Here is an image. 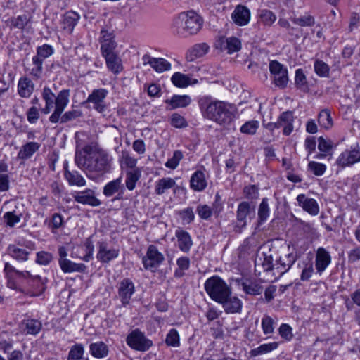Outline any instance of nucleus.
<instances>
[{
  "instance_id": "obj_35",
  "label": "nucleus",
  "mask_w": 360,
  "mask_h": 360,
  "mask_svg": "<svg viewBox=\"0 0 360 360\" xmlns=\"http://www.w3.org/2000/svg\"><path fill=\"white\" fill-rule=\"evenodd\" d=\"M7 252L12 258L21 262L27 261L30 255V252L18 248L15 245H9L7 248Z\"/></svg>"
},
{
  "instance_id": "obj_10",
  "label": "nucleus",
  "mask_w": 360,
  "mask_h": 360,
  "mask_svg": "<svg viewBox=\"0 0 360 360\" xmlns=\"http://www.w3.org/2000/svg\"><path fill=\"white\" fill-rule=\"evenodd\" d=\"M108 91L105 89H97L89 95L86 102L92 104V108L98 112L103 114L108 107L105 103V99L108 95Z\"/></svg>"
},
{
  "instance_id": "obj_26",
  "label": "nucleus",
  "mask_w": 360,
  "mask_h": 360,
  "mask_svg": "<svg viewBox=\"0 0 360 360\" xmlns=\"http://www.w3.org/2000/svg\"><path fill=\"white\" fill-rule=\"evenodd\" d=\"M17 88L20 97L28 98L34 92V84L30 78L22 77L18 80Z\"/></svg>"
},
{
  "instance_id": "obj_37",
  "label": "nucleus",
  "mask_w": 360,
  "mask_h": 360,
  "mask_svg": "<svg viewBox=\"0 0 360 360\" xmlns=\"http://www.w3.org/2000/svg\"><path fill=\"white\" fill-rule=\"evenodd\" d=\"M209 50V46L205 43L197 44L189 51L186 58L188 60L193 61L195 58H200L205 55Z\"/></svg>"
},
{
  "instance_id": "obj_23",
  "label": "nucleus",
  "mask_w": 360,
  "mask_h": 360,
  "mask_svg": "<svg viewBox=\"0 0 360 360\" xmlns=\"http://www.w3.org/2000/svg\"><path fill=\"white\" fill-rule=\"evenodd\" d=\"M250 212L251 207L250 202L243 201L238 205L236 211L237 224L236 228H239L240 231H241V229L247 226L246 218L250 214Z\"/></svg>"
},
{
  "instance_id": "obj_15",
  "label": "nucleus",
  "mask_w": 360,
  "mask_h": 360,
  "mask_svg": "<svg viewBox=\"0 0 360 360\" xmlns=\"http://www.w3.org/2000/svg\"><path fill=\"white\" fill-rule=\"evenodd\" d=\"M134 291V284L129 278H124L120 281L118 286V295L124 307L129 303Z\"/></svg>"
},
{
  "instance_id": "obj_25",
  "label": "nucleus",
  "mask_w": 360,
  "mask_h": 360,
  "mask_svg": "<svg viewBox=\"0 0 360 360\" xmlns=\"http://www.w3.org/2000/svg\"><path fill=\"white\" fill-rule=\"evenodd\" d=\"M191 98L188 95H173L170 99L165 100L167 104V110H174L179 108H186L191 103Z\"/></svg>"
},
{
  "instance_id": "obj_51",
  "label": "nucleus",
  "mask_w": 360,
  "mask_h": 360,
  "mask_svg": "<svg viewBox=\"0 0 360 360\" xmlns=\"http://www.w3.org/2000/svg\"><path fill=\"white\" fill-rule=\"evenodd\" d=\"M314 71L320 77H327L329 75L330 68L325 62L316 60L314 62Z\"/></svg>"
},
{
  "instance_id": "obj_57",
  "label": "nucleus",
  "mask_w": 360,
  "mask_h": 360,
  "mask_svg": "<svg viewBox=\"0 0 360 360\" xmlns=\"http://www.w3.org/2000/svg\"><path fill=\"white\" fill-rule=\"evenodd\" d=\"M32 63L34 67L30 70V75L36 79L41 77L43 70V61L38 59L37 57L32 58Z\"/></svg>"
},
{
  "instance_id": "obj_62",
  "label": "nucleus",
  "mask_w": 360,
  "mask_h": 360,
  "mask_svg": "<svg viewBox=\"0 0 360 360\" xmlns=\"http://www.w3.org/2000/svg\"><path fill=\"white\" fill-rule=\"evenodd\" d=\"M170 123L172 126L176 128H183L187 126V122L185 118L177 113H174L172 115Z\"/></svg>"
},
{
  "instance_id": "obj_46",
  "label": "nucleus",
  "mask_w": 360,
  "mask_h": 360,
  "mask_svg": "<svg viewBox=\"0 0 360 360\" xmlns=\"http://www.w3.org/2000/svg\"><path fill=\"white\" fill-rule=\"evenodd\" d=\"M22 325L25 326V330L27 333L32 335L37 334L41 328V322L36 319L26 320L22 323Z\"/></svg>"
},
{
  "instance_id": "obj_45",
  "label": "nucleus",
  "mask_w": 360,
  "mask_h": 360,
  "mask_svg": "<svg viewBox=\"0 0 360 360\" xmlns=\"http://www.w3.org/2000/svg\"><path fill=\"white\" fill-rule=\"evenodd\" d=\"M151 68L157 72H163L171 69V64L162 58H155L153 60Z\"/></svg>"
},
{
  "instance_id": "obj_40",
  "label": "nucleus",
  "mask_w": 360,
  "mask_h": 360,
  "mask_svg": "<svg viewBox=\"0 0 360 360\" xmlns=\"http://www.w3.org/2000/svg\"><path fill=\"white\" fill-rule=\"evenodd\" d=\"M243 290L248 295H257L263 291V288L255 281H245L241 283Z\"/></svg>"
},
{
  "instance_id": "obj_20",
  "label": "nucleus",
  "mask_w": 360,
  "mask_h": 360,
  "mask_svg": "<svg viewBox=\"0 0 360 360\" xmlns=\"http://www.w3.org/2000/svg\"><path fill=\"white\" fill-rule=\"evenodd\" d=\"M216 47L221 51H226L229 54L238 51L241 49L240 41L234 37L225 38L220 37L216 43Z\"/></svg>"
},
{
  "instance_id": "obj_53",
  "label": "nucleus",
  "mask_w": 360,
  "mask_h": 360,
  "mask_svg": "<svg viewBox=\"0 0 360 360\" xmlns=\"http://www.w3.org/2000/svg\"><path fill=\"white\" fill-rule=\"evenodd\" d=\"M274 319L268 316L264 315L262 319V328L263 333L265 335L272 334L274 331Z\"/></svg>"
},
{
  "instance_id": "obj_60",
  "label": "nucleus",
  "mask_w": 360,
  "mask_h": 360,
  "mask_svg": "<svg viewBox=\"0 0 360 360\" xmlns=\"http://www.w3.org/2000/svg\"><path fill=\"white\" fill-rule=\"evenodd\" d=\"M260 20L266 25H271L276 20V15L269 10H262L259 14Z\"/></svg>"
},
{
  "instance_id": "obj_32",
  "label": "nucleus",
  "mask_w": 360,
  "mask_h": 360,
  "mask_svg": "<svg viewBox=\"0 0 360 360\" xmlns=\"http://www.w3.org/2000/svg\"><path fill=\"white\" fill-rule=\"evenodd\" d=\"M62 271L65 274L72 272H84L86 266L84 264H77L66 259H63L58 263Z\"/></svg>"
},
{
  "instance_id": "obj_52",
  "label": "nucleus",
  "mask_w": 360,
  "mask_h": 360,
  "mask_svg": "<svg viewBox=\"0 0 360 360\" xmlns=\"http://www.w3.org/2000/svg\"><path fill=\"white\" fill-rule=\"evenodd\" d=\"M259 128V122L257 120H250L243 124L240 131L243 134L253 135Z\"/></svg>"
},
{
  "instance_id": "obj_55",
  "label": "nucleus",
  "mask_w": 360,
  "mask_h": 360,
  "mask_svg": "<svg viewBox=\"0 0 360 360\" xmlns=\"http://www.w3.org/2000/svg\"><path fill=\"white\" fill-rule=\"evenodd\" d=\"M53 53V49L51 46L44 44L39 46L37 49V55L34 57H37L38 59L44 62V60L49 56H51Z\"/></svg>"
},
{
  "instance_id": "obj_21",
  "label": "nucleus",
  "mask_w": 360,
  "mask_h": 360,
  "mask_svg": "<svg viewBox=\"0 0 360 360\" xmlns=\"http://www.w3.org/2000/svg\"><path fill=\"white\" fill-rule=\"evenodd\" d=\"M296 199L298 205L310 215L316 216L319 214V206L315 199L307 198L304 194L298 195Z\"/></svg>"
},
{
  "instance_id": "obj_19",
  "label": "nucleus",
  "mask_w": 360,
  "mask_h": 360,
  "mask_svg": "<svg viewBox=\"0 0 360 360\" xmlns=\"http://www.w3.org/2000/svg\"><path fill=\"white\" fill-rule=\"evenodd\" d=\"M218 303L221 304L227 314L240 313L242 309L243 302L236 296H233L232 293L226 295Z\"/></svg>"
},
{
  "instance_id": "obj_61",
  "label": "nucleus",
  "mask_w": 360,
  "mask_h": 360,
  "mask_svg": "<svg viewBox=\"0 0 360 360\" xmlns=\"http://www.w3.org/2000/svg\"><path fill=\"white\" fill-rule=\"evenodd\" d=\"M165 342L167 345L178 347L179 345V335L176 329H171L167 335Z\"/></svg>"
},
{
  "instance_id": "obj_1",
  "label": "nucleus",
  "mask_w": 360,
  "mask_h": 360,
  "mask_svg": "<svg viewBox=\"0 0 360 360\" xmlns=\"http://www.w3.org/2000/svg\"><path fill=\"white\" fill-rule=\"evenodd\" d=\"M112 157L96 143L86 145L82 152L77 151L75 162L88 176L94 178L109 173L112 169Z\"/></svg>"
},
{
  "instance_id": "obj_14",
  "label": "nucleus",
  "mask_w": 360,
  "mask_h": 360,
  "mask_svg": "<svg viewBox=\"0 0 360 360\" xmlns=\"http://www.w3.org/2000/svg\"><path fill=\"white\" fill-rule=\"evenodd\" d=\"M297 259L296 256L292 253H288L280 256L275 261L274 274L279 276L286 273L293 265Z\"/></svg>"
},
{
  "instance_id": "obj_24",
  "label": "nucleus",
  "mask_w": 360,
  "mask_h": 360,
  "mask_svg": "<svg viewBox=\"0 0 360 360\" xmlns=\"http://www.w3.org/2000/svg\"><path fill=\"white\" fill-rule=\"evenodd\" d=\"M175 236L179 249L184 253H188L193 245V240L189 233L183 229H177L175 231Z\"/></svg>"
},
{
  "instance_id": "obj_18",
  "label": "nucleus",
  "mask_w": 360,
  "mask_h": 360,
  "mask_svg": "<svg viewBox=\"0 0 360 360\" xmlns=\"http://www.w3.org/2000/svg\"><path fill=\"white\" fill-rule=\"evenodd\" d=\"M330 263L331 256L330 252L323 247L318 248L315 256V266L317 273L321 275Z\"/></svg>"
},
{
  "instance_id": "obj_63",
  "label": "nucleus",
  "mask_w": 360,
  "mask_h": 360,
  "mask_svg": "<svg viewBox=\"0 0 360 360\" xmlns=\"http://www.w3.org/2000/svg\"><path fill=\"white\" fill-rule=\"evenodd\" d=\"M278 332L279 335L288 341L290 340L293 337L292 328L286 323H282L280 326Z\"/></svg>"
},
{
  "instance_id": "obj_64",
  "label": "nucleus",
  "mask_w": 360,
  "mask_h": 360,
  "mask_svg": "<svg viewBox=\"0 0 360 360\" xmlns=\"http://www.w3.org/2000/svg\"><path fill=\"white\" fill-rule=\"evenodd\" d=\"M41 95L46 104L49 105L55 104L56 96L49 87L45 86L42 90Z\"/></svg>"
},
{
  "instance_id": "obj_6",
  "label": "nucleus",
  "mask_w": 360,
  "mask_h": 360,
  "mask_svg": "<svg viewBox=\"0 0 360 360\" xmlns=\"http://www.w3.org/2000/svg\"><path fill=\"white\" fill-rule=\"evenodd\" d=\"M269 71L274 84L281 89L286 87L288 82L287 68L277 60H271L269 63Z\"/></svg>"
},
{
  "instance_id": "obj_29",
  "label": "nucleus",
  "mask_w": 360,
  "mask_h": 360,
  "mask_svg": "<svg viewBox=\"0 0 360 360\" xmlns=\"http://www.w3.org/2000/svg\"><path fill=\"white\" fill-rule=\"evenodd\" d=\"M171 81L175 86L179 88H185L198 83L197 79H194L188 75H185L179 72H175L172 76Z\"/></svg>"
},
{
  "instance_id": "obj_41",
  "label": "nucleus",
  "mask_w": 360,
  "mask_h": 360,
  "mask_svg": "<svg viewBox=\"0 0 360 360\" xmlns=\"http://www.w3.org/2000/svg\"><path fill=\"white\" fill-rule=\"evenodd\" d=\"M141 172L140 169H134L127 172L125 184L129 191L134 189L136 183L141 177Z\"/></svg>"
},
{
  "instance_id": "obj_27",
  "label": "nucleus",
  "mask_w": 360,
  "mask_h": 360,
  "mask_svg": "<svg viewBox=\"0 0 360 360\" xmlns=\"http://www.w3.org/2000/svg\"><path fill=\"white\" fill-rule=\"evenodd\" d=\"M105 60L108 69L115 75H118L123 70L122 59L118 54L115 52L105 56H103Z\"/></svg>"
},
{
  "instance_id": "obj_3",
  "label": "nucleus",
  "mask_w": 360,
  "mask_h": 360,
  "mask_svg": "<svg viewBox=\"0 0 360 360\" xmlns=\"http://www.w3.org/2000/svg\"><path fill=\"white\" fill-rule=\"evenodd\" d=\"M202 18L193 11L181 13L173 20L172 32L181 37L186 38L197 34L202 28Z\"/></svg>"
},
{
  "instance_id": "obj_34",
  "label": "nucleus",
  "mask_w": 360,
  "mask_h": 360,
  "mask_svg": "<svg viewBox=\"0 0 360 360\" xmlns=\"http://www.w3.org/2000/svg\"><path fill=\"white\" fill-rule=\"evenodd\" d=\"M64 176L70 185L84 186L86 184L84 178L77 171L70 172L68 169L67 165L64 166Z\"/></svg>"
},
{
  "instance_id": "obj_50",
  "label": "nucleus",
  "mask_w": 360,
  "mask_h": 360,
  "mask_svg": "<svg viewBox=\"0 0 360 360\" xmlns=\"http://www.w3.org/2000/svg\"><path fill=\"white\" fill-rule=\"evenodd\" d=\"M22 214H17L15 211L7 212L4 214L3 219L7 226L13 227L20 222Z\"/></svg>"
},
{
  "instance_id": "obj_5",
  "label": "nucleus",
  "mask_w": 360,
  "mask_h": 360,
  "mask_svg": "<svg viewBox=\"0 0 360 360\" xmlns=\"http://www.w3.org/2000/svg\"><path fill=\"white\" fill-rule=\"evenodd\" d=\"M126 342L131 349L140 352H146L153 345V342L139 329H135L129 333L126 338Z\"/></svg>"
},
{
  "instance_id": "obj_7",
  "label": "nucleus",
  "mask_w": 360,
  "mask_h": 360,
  "mask_svg": "<svg viewBox=\"0 0 360 360\" xmlns=\"http://www.w3.org/2000/svg\"><path fill=\"white\" fill-rule=\"evenodd\" d=\"M360 162V147L358 144L342 151L336 160V164L342 167H352Z\"/></svg>"
},
{
  "instance_id": "obj_22",
  "label": "nucleus",
  "mask_w": 360,
  "mask_h": 360,
  "mask_svg": "<svg viewBox=\"0 0 360 360\" xmlns=\"http://www.w3.org/2000/svg\"><path fill=\"white\" fill-rule=\"evenodd\" d=\"M231 19L237 25L245 26L250 22V11L247 6L239 4L231 13Z\"/></svg>"
},
{
  "instance_id": "obj_48",
  "label": "nucleus",
  "mask_w": 360,
  "mask_h": 360,
  "mask_svg": "<svg viewBox=\"0 0 360 360\" xmlns=\"http://www.w3.org/2000/svg\"><path fill=\"white\" fill-rule=\"evenodd\" d=\"M84 354V347L82 344H75L68 353V360H81Z\"/></svg>"
},
{
  "instance_id": "obj_58",
  "label": "nucleus",
  "mask_w": 360,
  "mask_h": 360,
  "mask_svg": "<svg viewBox=\"0 0 360 360\" xmlns=\"http://www.w3.org/2000/svg\"><path fill=\"white\" fill-rule=\"evenodd\" d=\"M36 256V262L44 266L49 264L53 259V255L46 251L38 252Z\"/></svg>"
},
{
  "instance_id": "obj_36",
  "label": "nucleus",
  "mask_w": 360,
  "mask_h": 360,
  "mask_svg": "<svg viewBox=\"0 0 360 360\" xmlns=\"http://www.w3.org/2000/svg\"><path fill=\"white\" fill-rule=\"evenodd\" d=\"M91 354L98 359L105 357L108 354V346L103 342L91 343L89 346Z\"/></svg>"
},
{
  "instance_id": "obj_13",
  "label": "nucleus",
  "mask_w": 360,
  "mask_h": 360,
  "mask_svg": "<svg viewBox=\"0 0 360 360\" xmlns=\"http://www.w3.org/2000/svg\"><path fill=\"white\" fill-rule=\"evenodd\" d=\"M124 186L122 184V177L120 176L108 182L103 188V195L106 197H111L117 194L115 200H121L123 198Z\"/></svg>"
},
{
  "instance_id": "obj_28",
  "label": "nucleus",
  "mask_w": 360,
  "mask_h": 360,
  "mask_svg": "<svg viewBox=\"0 0 360 360\" xmlns=\"http://www.w3.org/2000/svg\"><path fill=\"white\" fill-rule=\"evenodd\" d=\"M207 186L205 173L201 170L195 171L190 179V187L195 191H202Z\"/></svg>"
},
{
  "instance_id": "obj_43",
  "label": "nucleus",
  "mask_w": 360,
  "mask_h": 360,
  "mask_svg": "<svg viewBox=\"0 0 360 360\" xmlns=\"http://www.w3.org/2000/svg\"><path fill=\"white\" fill-rule=\"evenodd\" d=\"M278 346V343L276 342L263 344L259 346L257 348L252 349L250 352L252 356H257L260 354H266L270 352L274 349H276Z\"/></svg>"
},
{
  "instance_id": "obj_8",
  "label": "nucleus",
  "mask_w": 360,
  "mask_h": 360,
  "mask_svg": "<svg viewBox=\"0 0 360 360\" xmlns=\"http://www.w3.org/2000/svg\"><path fill=\"white\" fill-rule=\"evenodd\" d=\"M164 259L163 255L158 251L157 247L150 245L148 248L146 256L142 259V262L146 269L155 271Z\"/></svg>"
},
{
  "instance_id": "obj_33",
  "label": "nucleus",
  "mask_w": 360,
  "mask_h": 360,
  "mask_svg": "<svg viewBox=\"0 0 360 360\" xmlns=\"http://www.w3.org/2000/svg\"><path fill=\"white\" fill-rule=\"evenodd\" d=\"M176 186V181L170 177H165L158 180L155 186V193L161 195L167 190L174 188Z\"/></svg>"
},
{
  "instance_id": "obj_9",
  "label": "nucleus",
  "mask_w": 360,
  "mask_h": 360,
  "mask_svg": "<svg viewBox=\"0 0 360 360\" xmlns=\"http://www.w3.org/2000/svg\"><path fill=\"white\" fill-rule=\"evenodd\" d=\"M98 252L96 259L103 264H108L117 259L120 255V250L115 248H109L108 243L105 240H99L96 243Z\"/></svg>"
},
{
  "instance_id": "obj_16",
  "label": "nucleus",
  "mask_w": 360,
  "mask_h": 360,
  "mask_svg": "<svg viewBox=\"0 0 360 360\" xmlns=\"http://www.w3.org/2000/svg\"><path fill=\"white\" fill-rule=\"evenodd\" d=\"M100 43L102 56L115 52V50L117 47V43L114 39L112 33L108 32L105 30H101Z\"/></svg>"
},
{
  "instance_id": "obj_17",
  "label": "nucleus",
  "mask_w": 360,
  "mask_h": 360,
  "mask_svg": "<svg viewBox=\"0 0 360 360\" xmlns=\"http://www.w3.org/2000/svg\"><path fill=\"white\" fill-rule=\"evenodd\" d=\"M25 278L27 280V284L30 287L27 294L32 297H36L44 292L46 289L45 280L42 279L40 276H32L30 274V276Z\"/></svg>"
},
{
  "instance_id": "obj_39",
  "label": "nucleus",
  "mask_w": 360,
  "mask_h": 360,
  "mask_svg": "<svg viewBox=\"0 0 360 360\" xmlns=\"http://www.w3.org/2000/svg\"><path fill=\"white\" fill-rule=\"evenodd\" d=\"M82 115V112L80 110H71L65 112V113H62L58 116V120L57 121L55 120H49L51 123L56 124L60 123L64 124L68 122L72 121Z\"/></svg>"
},
{
  "instance_id": "obj_11",
  "label": "nucleus",
  "mask_w": 360,
  "mask_h": 360,
  "mask_svg": "<svg viewBox=\"0 0 360 360\" xmlns=\"http://www.w3.org/2000/svg\"><path fill=\"white\" fill-rule=\"evenodd\" d=\"M69 89H63L58 94L55 98V110L49 117V120H58V116L63 112L69 103Z\"/></svg>"
},
{
  "instance_id": "obj_31",
  "label": "nucleus",
  "mask_w": 360,
  "mask_h": 360,
  "mask_svg": "<svg viewBox=\"0 0 360 360\" xmlns=\"http://www.w3.org/2000/svg\"><path fill=\"white\" fill-rule=\"evenodd\" d=\"M79 18V15L75 11L66 12L63 18V30L71 34Z\"/></svg>"
},
{
  "instance_id": "obj_2",
  "label": "nucleus",
  "mask_w": 360,
  "mask_h": 360,
  "mask_svg": "<svg viewBox=\"0 0 360 360\" xmlns=\"http://www.w3.org/2000/svg\"><path fill=\"white\" fill-rule=\"evenodd\" d=\"M198 103L204 117L219 124H226L232 121L234 108L231 104L210 96L200 97Z\"/></svg>"
},
{
  "instance_id": "obj_4",
  "label": "nucleus",
  "mask_w": 360,
  "mask_h": 360,
  "mask_svg": "<svg viewBox=\"0 0 360 360\" xmlns=\"http://www.w3.org/2000/svg\"><path fill=\"white\" fill-rule=\"evenodd\" d=\"M204 288L210 297L217 302L231 294V287L218 276H213L207 278L204 284Z\"/></svg>"
},
{
  "instance_id": "obj_38",
  "label": "nucleus",
  "mask_w": 360,
  "mask_h": 360,
  "mask_svg": "<svg viewBox=\"0 0 360 360\" xmlns=\"http://www.w3.org/2000/svg\"><path fill=\"white\" fill-rule=\"evenodd\" d=\"M4 272L6 275V278H24L30 276V273L28 271H19L17 270L13 265L10 263H5Z\"/></svg>"
},
{
  "instance_id": "obj_44",
  "label": "nucleus",
  "mask_w": 360,
  "mask_h": 360,
  "mask_svg": "<svg viewBox=\"0 0 360 360\" xmlns=\"http://www.w3.org/2000/svg\"><path fill=\"white\" fill-rule=\"evenodd\" d=\"M318 122L321 127L326 129H328L333 126V120L328 110L323 109L319 112Z\"/></svg>"
},
{
  "instance_id": "obj_12",
  "label": "nucleus",
  "mask_w": 360,
  "mask_h": 360,
  "mask_svg": "<svg viewBox=\"0 0 360 360\" xmlns=\"http://www.w3.org/2000/svg\"><path fill=\"white\" fill-rule=\"evenodd\" d=\"M72 196L77 202L82 205L91 207H98L101 205V201L95 196L94 191L89 188L82 191H75Z\"/></svg>"
},
{
  "instance_id": "obj_30",
  "label": "nucleus",
  "mask_w": 360,
  "mask_h": 360,
  "mask_svg": "<svg viewBox=\"0 0 360 360\" xmlns=\"http://www.w3.org/2000/svg\"><path fill=\"white\" fill-rule=\"evenodd\" d=\"M40 148L37 142H27L23 145L18 153L17 158L19 160H27L30 158Z\"/></svg>"
},
{
  "instance_id": "obj_56",
  "label": "nucleus",
  "mask_w": 360,
  "mask_h": 360,
  "mask_svg": "<svg viewBox=\"0 0 360 360\" xmlns=\"http://www.w3.org/2000/svg\"><path fill=\"white\" fill-rule=\"evenodd\" d=\"M183 157L184 156L181 151L175 150L172 157L165 162V167L171 169H176L179 165V162L182 160Z\"/></svg>"
},
{
  "instance_id": "obj_59",
  "label": "nucleus",
  "mask_w": 360,
  "mask_h": 360,
  "mask_svg": "<svg viewBox=\"0 0 360 360\" xmlns=\"http://www.w3.org/2000/svg\"><path fill=\"white\" fill-rule=\"evenodd\" d=\"M308 169L316 176H322L326 170V166L324 164L315 161H310L308 164Z\"/></svg>"
},
{
  "instance_id": "obj_54",
  "label": "nucleus",
  "mask_w": 360,
  "mask_h": 360,
  "mask_svg": "<svg viewBox=\"0 0 360 360\" xmlns=\"http://www.w3.org/2000/svg\"><path fill=\"white\" fill-rule=\"evenodd\" d=\"M121 164L125 167L132 169H139L136 167L137 159L132 157L128 152L123 151L122 153Z\"/></svg>"
},
{
  "instance_id": "obj_49",
  "label": "nucleus",
  "mask_w": 360,
  "mask_h": 360,
  "mask_svg": "<svg viewBox=\"0 0 360 360\" xmlns=\"http://www.w3.org/2000/svg\"><path fill=\"white\" fill-rule=\"evenodd\" d=\"M293 122V115L290 111L283 112L278 117L277 122H275L274 127L277 129L288 126Z\"/></svg>"
},
{
  "instance_id": "obj_42",
  "label": "nucleus",
  "mask_w": 360,
  "mask_h": 360,
  "mask_svg": "<svg viewBox=\"0 0 360 360\" xmlns=\"http://www.w3.org/2000/svg\"><path fill=\"white\" fill-rule=\"evenodd\" d=\"M270 208L268 203V199L264 198L262 199L258 207V223L262 224L264 223L269 217Z\"/></svg>"
},
{
  "instance_id": "obj_47",
  "label": "nucleus",
  "mask_w": 360,
  "mask_h": 360,
  "mask_svg": "<svg viewBox=\"0 0 360 360\" xmlns=\"http://www.w3.org/2000/svg\"><path fill=\"white\" fill-rule=\"evenodd\" d=\"M291 21L301 27H311L315 24V19L312 15H305L291 18Z\"/></svg>"
}]
</instances>
